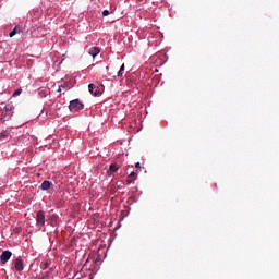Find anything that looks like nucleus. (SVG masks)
Listing matches in <instances>:
<instances>
[{
    "instance_id": "0eeeda50",
    "label": "nucleus",
    "mask_w": 279,
    "mask_h": 279,
    "mask_svg": "<svg viewBox=\"0 0 279 279\" xmlns=\"http://www.w3.org/2000/svg\"><path fill=\"white\" fill-rule=\"evenodd\" d=\"M13 266L14 269L17 271H23V269H25V266L23 265V259L21 258H16L15 260H13Z\"/></svg>"
},
{
    "instance_id": "1a4fd4ad",
    "label": "nucleus",
    "mask_w": 279,
    "mask_h": 279,
    "mask_svg": "<svg viewBox=\"0 0 279 279\" xmlns=\"http://www.w3.org/2000/svg\"><path fill=\"white\" fill-rule=\"evenodd\" d=\"M53 186V183L51 181H44L40 185L41 191H49Z\"/></svg>"
},
{
    "instance_id": "dca6fc26",
    "label": "nucleus",
    "mask_w": 279,
    "mask_h": 279,
    "mask_svg": "<svg viewBox=\"0 0 279 279\" xmlns=\"http://www.w3.org/2000/svg\"><path fill=\"white\" fill-rule=\"evenodd\" d=\"M21 93H23V89L19 88L13 93V97H19V95H21Z\"/></svg>"
},
{
    "instance_id": "ddd939ff",
    "label": "nucleus",
    "mask_w": 279,
    "mask_h": 279,
    "mask_svg": "<svg viewBox=\"0 0 279 279\" xmlns=\"http://www.w3.org/2000/svg\"><path fill=\"white\" fill-rule=\"evenodd\" d=\"M21 29L19 27H15L10 34V38H14L17 34H20Z\"/></svg>"
},
{
    "instance_id": "f257e3e1",
    "label": "nucleus",
    "mask_w": 279,
    "mask_h": 279,
    "mask_svg": "<svg viewBox=\"0 0 279 279\" xmlns=\"http://www.w3.org/2000/svg\"><path fill=\"white\" fill-rule=\"evenodd\" d=\"M14 106L12 105H7L4 107V111L2 112L1 117H0V121L1 123H5V121H10V119H12V114H14Z\"/></svg>"
},
{
    "instance_id": "7ed1b4c3",
    "label": "nucleus",
    "mask_w": 279,
    "mask_h": 279,
    "mask_svg": "<svg viewBox=\"0 0 279 279\" xmlns=\"http://www.w3.org/2000/svg\"><path fill=\"white\" fill-rule=\"evenodd\" d=\"M69 109L71 112H80V110H84V104L80 99L72 100L70 101Z\"/></svg>"
},
{
    "instance_id": "20e7f679",
    "label": "nucleus",
    "mask_w": 279,
    "mask_h": 279,
    "mask_svg": "<svg viewBox=\"0 0 279 279\" xmlns=\"http://www.w3.org/2000/svg\"><path fill=\"white\" fill-rule=\"evenodd\" d=\"M36 226L39 230L45 226V211L39 210L36 214Z\"/></svg>"
},
{
    "instance_id": "39448f33",
    "label": "nucleus",
    "mask_w": 279,
    "mask_h": 279,
    "mask_svg": "<svg viewBox=\"0 0 279 279\" xmlns=\"http://www.w3.org/2000/svg\"><path fill=\"white\" fill-rule=\"evenodd\" d=\"M10 258H12V253L10 251H4L0 255V262L2 263V265H5V263H8Z\"/></svg>"
},
{
    "instance_id": "6ab92c4d",
    "label": "nucleus",
    "mask_w": 279,
    "mask_h": 279,
    "mask_svg": "<svg viewBox=\"0 0 279 279\" xmlns=\"http://www.w3.org/2000/svg\"><path fill=\"white\" fill-rule=\"evenodd\" d=\"M63 87H61V89L63 88V90H69V85H62Z\"/></svg>"
},
{
    "instance_id": "f8f14e48",
    "label": "nucleus",
    "mask_w": 279,
    "mask_h": 279,
    "mask_svg": "<svg viewBox=\"0 0 279 279\" xmlns=\"http://www.w3.org/2000/svg\"><path fill=\"white\" fill-rule=\"evenodd\" d=\"M39 95L41 97H47V95H49V89L45 88V87H40L39 88Z\"/></svg>"
},
{
    "instance_id": "f03ea898",
    "label": "nucleus",
    "mask_w": 279,
    "mask_h": 279,
    "mask_svg": "<svg viewBox=\"0 0 279 279\" xmlns=\"http://www.w3.org/2000/svg\"><path fill=\"white\" fill-rule=\"evenodd\" d=\"M88 89L90 95H94V97H99L104 94V85L96 86L95 84H89Z\"/></svg>"
},
{
    "instance_id": "412c9836",
    "label": "nucleus",
    "mask_w": 279,
    "mask_h": 279,
    "mask_svg": "<svg viewBox=\"0 0 279 279\" xmlns=\"http://www.w3.org/2000/svg\"><path fill=\"white\" fill-rule=\"evenodd\" d=\"M135 169H141V162L135 163Z\"/></svg>"
},
{
    "instance_id": "f3484780",
    "label": "nucleus",
    "mask_w": 279,
    "mask_h": 279,
    "mask_svg": "<svg viewBox=\"0 0 279 279\" xmlns=\"http://www.w3.org/2000/svg\"><path fill=\"white\" fill-rule=\"evenodd\" d=\"M49 265L50 263L49 262H45L43 265H41V269H49Z\"/></svg>"
},
{
    "instance_id": "aec40b11",
    "label": "nucleus",
    "mask_w": 279,
    "mask_h": 279,
    "mask_svg": "<svg viewBox=\"0 0 279 279\" xmlns=\"http://www.w3.org/2000/svg\"><path fill=\"white\" fill-rule=\"evenodd\" d=\"M62 85H59V88L57 89V93H62Z\"/></svg>"
},
{
    "instance_id": "2eb2a0df",
    "label": "nucleus",
    "mask_w": 279,
    "mask_h": 279,
    "mask_svg": "<svg viewBox=\"0 0 279 279\" xmlns=\"http://www.w3.org/2000/svg\"><path fill=\"white\" fill-rule=\"evenodd\" d=\"M9 134L10 133H8V131L0 133V141H3V138H8Z\"/></svg>"
},
{
    "instance_id": "9b49d317",
    "label": "nucleus",
    "mask_w": 279,
    "mask_h": 279,
    "mask_svg": "<svg viewBox=\"0 0 279 279\" xmlns=\"http://www.w3.org/2000/svg\"><path fill=\"white\" fill-rule=\"evenodd\" d=\"M49 221H50V226H53V227L58 226V216L50 215L49 216Z\"/></svg>"
},
{
    "instance_id": "6e6552de",
    "label": "nucleus",
    "mask_w": 279,
    "mask_h": 279,
    "mask_svg": "<svg viewBox=\"0 0 279 279\" xmlns=\"http://www.w3.org/2000/svg\"><path fill=\"white\" fill-rule=\"evenodd\" d=\"M99 53H101V49H99V47H93L89 49V56H92V58H97Z\"/></svg>"
},
{
    "instance_id": "4468645a",
    "label": "nucleus",
    "mask_w": 279,
    "mask_h": 279,
    "mask_svg": "<svg viewBox=\"0 0 279 279\" xmlns=\"http://www.w3.org/2000/svg\"><path fill=\"white\" fill-rule=\"evenodd\" d=\"M125 71V64H122L118 71V77H123V72Z\"/></svg>"
},
{
    "instance_id": "a211bd4d",
    "label": "nucleus",
    "mask_w": 279,
    "mask_h": 279,
    "mask_svg": "<svg viewBox=\"0 0 279 279\" xmlns=\"http://www.w3.org/2000/svg\"><path fill=\"white\" fill-rule=\"evenodd\" d=\"M109 15H110V11L108 10L102 11V16H109Z\"/></svg>"
},
{
    "instance_id": "423d86ee",
    "label": "nucleus",
    "mask_w": 279,
    "mask_h": 279,
    "mask_svg": "<svg viewBox=\"0 0 279 279\" xmlns=\"http://www.w3.org/2000/svg\"><path fill=\"white\" fill-rule=\"evenodd\" d=\"M120 167H121V165H119L117 162L111 163L107 171V175H112L113 173H117V171H119Z\"/></svg>"
},
{
    "instance_id": "9d476101",
    "label": "nucleus",
    "mask_w": 279,
    "mask_h": 279,
    "mask_svg": "<svg viewBox=\"0 0 279 279\" xmlns=\"http://www.w3.org/2000/svg\"><path fill=\"white\" fill-rule=\"evenodd\" d=\"M136 178H138V174H136V172H131L126 178V184H132Z\"/></svg>"
}]
</instances>
